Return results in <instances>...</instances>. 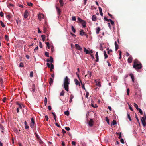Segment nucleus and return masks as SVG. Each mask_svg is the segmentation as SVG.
<instances>
[{
    "mask_svg": "<svg viewBox=\"0 0 146 146\" xmlns=\"http://www.w3.org/2000/svg\"><path fill=\"white\" fill-rule=\"evenodd\" d=\"M133 67L137 70L140 69L142 68L141 64L137 60L135 59L134 62Z\"/></svg>",
    "mask_w": 146,
    "mask_h": 146,
    "instance_id": "2",
    "label": "nucleus"
},
{
    "mask_svg": "<svg viewBox=\"0 0 146 146\" xmlns=\"http://www.w3.org/2000/svg\"><path fill=\"white\" fill-rule=\"evenodd\" d=\"M28 16V12L27 10H25L24 13V17L25 18H27Z\"/></svg>",
    "mask_w": 146,
    "mask_h": 146,
    "instance_id": "9",
    "label": "nucleus"
},
{
    "mask_svg": "<svg viewBox=\"0 0 146 146\" xmlns=\"http://www.w3.org/2000/svg\"><path fill=\"white\" fill-rule=\"evenodd\" d=\"M127 117L129 119L130 121H131V117L129 114L128 113H127Z\"/></svg>",
    "mask_w": 146,
    "mask_h": 146,
    "instance_id": "40",
    "label": "nucleus"
},
{
    "mask_svg": "<svg viewBox=\"0 0 146 146\" xmlns=\"http://www.w3.org/2000/svg\"><path fill=\"white\" fill-rule=\"evenodd\" d=\"M5 39L6 40H7V41L8 40L9 38H8V36L7 35H5Z\"/></svg>",
    "mask_w": 146,
    "mask_h": 146,
    "instance_id": "47",
    "label": "nucleus"
},
{
    "mask_svg": "<svg viewBox=\"0 0 146 146\" xmlns=\"http://www.w3.org/2000/svg\"><path fill=\"white\" fill-rule=\"evenodd\" d=\"M117 124L116 121L115 120H113L112 121V124L113 125H114Z\"/></svg>",
    "mask_w": 146,
    "mask_h": 146,
    "instance_id": "43",
    "label": "nucleus"
},
{
    "mask_svg": "<svg viewBox=\"0 0 146 146\" xmlns=\"http://www.w3.org/2000/svg\"><path fill=\"white\" fill-rule=\"evenodd\" d=\"M129 76H130L133 82H134L135 78L133 74L132 73H131L130 74Z\"/></svg>",
    "mask_w": 146,
    "mask_h": 146,
    "instance_id": "16",
    "label": "nucleus"
},
{
    "mask_svg": "<svg viewBox=\"0 0 146 146\" xmlns=\"http://www.w3.org/2000/svg\"><path fill=\"white\" fill-rule=\"evenodd\" d=\"M45 118L47 121H48V118L47 115H46L45 116Z\"/></svg>",
    "mask_w": 146,
    "mask_h": 146,
    "instance_id": "61",
    "label": "nucleus"
},
{
    "mask_svg": "<svg viewBox=\"0 0 146 146\" xmlns=\"http://www.w3.org/2000/svg\"><path fill=\"white\" fill-rule=\"evenodd\" d=\"M27 4L29 6H32L33 5V4L31 2H27Z\"/></svg>",
    "mask_w": 146,
    "mask_h": 146,
    "instance_id": "41",
    "label": "nucleus"
},
{
    "mask_svg": "<svg viewBox=\"0 0 146 146\" xmlns=\"http://www.w3.org/2000/svg\"><path fill=\"white\" fill-rule=\"evenodd\" d=\"M72 30V31L74 33H75L76 32V30L73 26H71Z\"/></svg>",
    "mask_w": 146,
    "mask_h": 146,
    "instance_id": "32",
    "label": "nucleus"
},
{
    "mask_svg": "<svg viewBox=\"0 0 146 146\" xmlns=\"http://www.w3.org/2000/svg\"><path fill=\"white\" fill-rule=\"evenodd\" d=\"M100 27H98L96 28V32L97 34L99 33L100 31Z\"/></svg>",
    "mask_w": 146,
    "mask_h": 146,
    "instance_id": "24",
    "label": "nucleus"
},
{
    "mask_svg": "<svg viewBox=\"0 0 146 146\" xmlns=\"http://www.w3.org/2000/svg\"><path fill=\"white\" fill-rule=\"evenodd\" d=\"M7 19H9L11 18V15H8L7 16Z\"/></svg>",
    "mask_w": 146,
    "mask_h": 146,
    "instance_id": "59",
    "label": "nucleus"
},
{
    "mask_svg": "<svg viewBox=\"0 0 146 146\" xmlns=\"http://www.w3.org/2000/svg\"><path fill=\"white\" fill-rule=\"evenodd\" d=\"M72 145L74 146L76 145V142L74 141H72Z\"/></svg>",
    "mask_w": 146,
    "mask_h": 146,
    "instance_id": "60",
    "label": "nucleus"
},
{
    "mask_svg": "<svg viewBox=\"0 0 146 146\" xmlns=\"http://www.w3.org/2000/svg\"><path fill=\"white\" fill-rule=\"evenodd\" d=\"M84 52L86 54H88L90 53L89 51L88 50H87L86 48H84Z\"/></svg>",
    "mask_w": 146,
    "mask_h": 146,
    "instance_id": "21",
    "label": "nucleus"
},
{
    "mask_svg": "<svg viewBox=\"0 0 146 146\" xmlns=\"http://www.w3.org/2000/svg\"><path fill=\"white\" fill-rule=\"evenodd\" d=\"M74 81L75 84L76 85H78L79 86H80V83L76 79H74Z\"/></svg>",
    "mask_w": 146,
    "mask_h": 146,
    "instance_id": "10",
    "label": "nucleus"
},
{
    "mask_svg": "<svg viewBox=\"0 0 146 146\" xmlns=\"http://www.w3.org/2000/svg\"><path fill=\"white\" fill-rule=\"evenodd\" d=\"M56 9L57 11V14L58 15H59L61 14V11L59 7L56 6Z\"/></svg>",
    "mask_w": 146,
    "mask_h": 146,
    "instance_id": "11",
    "label": "nucleus"
},
{
    "mask_svg": "<svg viewBox=\"0 0 146 146\" xmlns=\"http://www.w3.org/2000/svg\"><path fill=\"white\" fill-rule=\"evenodd\" d=\"M120 141L122 143H124V140L122 138H121V140H120Z\"/></svg>",
    "mask_w": 146,
    "mask_h": 146,
    "instance_id": "54",
    "label": "nucleus"
},
{
    "mask_svg": "<svg viewBox=\"0 0 146 146\" xmlns=\"http://www.w3.org/2000/svg\"><path fill=\"white\" fill-rule=\"evenodd\" d=\"M95 81L96 85L98 86L99 87L101 86V82L99 80H95Z\"/></svg>",
    "mask_w": 146,
    "mask_h": 146,
    "instance_id": "7",
    "label": "nucleus"
},
{
    "mask_svg": "<svg viewBox=\"0 0 146 146\" xmlns=\"http://www.w3.org/2000/svg\"><path fill=\"white\" fill-rule=\"evenodd\" d=\"M115 50L117 51L118 49V45L117 44V42L115 41Z\"/></svg>",
    "mask_w": 146,
    "mask_h": 146,
    "instance_id": "19",
    "label": "nucleus"
},
{
    "mask_svg": "<svg viewBox=\"0 0 146 146\" xmlns=\"http://www.w3.org/2000/svg\"><path fill=\"white\" fill-rule=\"evenodd\" d=\"M81 84H82V88L85 89L84 84H83L82 83H81Z\"/></svg>",
    "mask_w": 146,
    "mask_h": 146,
    "instance_id": "58",
    "label": "nucleus"
},
{
    "mask_svg": "<svg viewBox=\"0 0 146 146\" xmlns=\"http://www.w3.org/2000/svg\"><path fill=\"white\" fill-rule=\"evenodd\" d=\"M80 35H85L87 37L86 34L83 30H81L80 31Z\"/></svg>",
    "mask_w": 146,
    "mask_h": 146,
    "instance_id": "12",
    "label": "nucleus"
},
{
    "mask_svg": "<svg viewBox=\"0 0 146 146\" xmlns=\"http://www.w3.org/2000/svg\"><path fill=\"white\" fill-rule=\"evenodd\" d=\"M33 72L32 71L31 72H30V76H29L30 77H32L33 76Z\"/></svg>",
    "mask_w": 146,
    "mask_h": 146,
    "instance_id": "39",
    "label": "nucleus"
},
{
    "mask_svg": "<svg viewBox=\"0 0 146 146\" xmlns=\"http://www.w3.org/2000/svg\"><path fill=\"white\" fill-rule=\"evenodd\" d=\"M53 82V80L52 78H50L49 80V84L50 85H51L52 84Z\"/></svg>",
    "mask_w": 146,
    "mask_h": 146,
    "instance_id": "23",
    "label": "nucleus"
},
{
    "mask_svg": "<svg viewBox=\"0 0 146 146\" xmlns=\"http://www.w3.org/2000/svg\"><path fill=\"white\" fill-rule=\"evenodd\" d=\"M112 52V50L111 49H110L108 51V54H110V53Z\"/></svg>",
    "mask_w": 146,
    "mask_h": 146,
    "instance_id": "56",
    "label": "nucleus"
},
{
    "mask_svg": "<svg viewBox=\"0 0 146 146\" xmlns=\"http://www.w3.org/2000/svg\"><path fill=\"white\" fill-rule=\"evenodd\" d=\"M96 58V62H98L99 61V58H98V53L97 52H96V55H95Z\"/></svg>",
    "mask_w": 146,
    "mask_h": 146,
    "instance_id": "15",
    "label": "nucleus"
},
{
    "mask_svg": "<svg viewBox=\"0 0 146 146\" xmlns=\"http://www.w3.org/2000/svg\"><path fill=\"white\" fill-rule=\"evenodd\" d=\"M59 2L60 3L61 6H63L64 5V3L63 1L62 0H59Z\"/></svg>",
    "mask_w": 146,
    "mask_h": 146,
    "instance_id": "28",
    "label": "nucleus"
},
{
    "mask_svg": "<svg viewBox=\"0 0 146 146\" xmlns=\"http://www.w3.org/2000/svg\"><path fill=\"white\" fill-rule=\"evenodd\" d=\"M75 46L76 49L79 50L81 51L82 49L81 47L78 44H75Z\"/></svg>",
    "mask_w": 146,
    "mask_h": 146,
    "instance_id": "8",
    "label": "nucleus"
},
{
    "mask_svg": "<svg viewBox=\"0 0 146 146\" xmlns=\"http://www.w3.org/2000/svg\"><path fill=\"white\" fill-rule=\"evenodd\" d=\"M135 118H136V119H137V122H138L139 125H140V123L139 121V120L138 118V117L136 115H135Z\"/></svg>",
    "mask_w": 146,
    "mask_h": 146,
    "instance_id": "31",
    "label": "nucleus"
},
{
    "mask_svg": "<svg viewBox=\"0 0 146 146\" xmlns=\"http://www.w3.org/2000/svg\"><path fill=\"white\" fill-rule=\"evenodd\" d=\"M62 146H65V144L64 142L63 141H62Z\"/></svg>",
    "mask_w": 146,
    "mask_h": 146,
    "instance_id": "63",
    "label": "nucleus"
},
{
    "mask_svg": "<svg viewBox=\"0 0 146 146\" xmlns=\"http://www.w3.org/2000/svg\"><path fill=\"white\" fill-rule=\"evenodd\" d=\"M141 120L142 124L143 127H145L146 126V116L145 115V117H143L141 118Z\"/></svg>",
    "mask_w": 146,
    "mask_h": 146,
    "instance_id": "3",
    "label": "nucleus"
},
{
    "mask_svg": "<svg viewBox=\"0 0 146 146\" xmlns=\"http://www.w3.org/2000/svg\"><path fill=\"white\" fill-rule=\"evenodd\" d=\"M46 62H51L53 63V59L52 57L51 56L50 58V59H48Z\"/></svg>",
    "mask_w": 146,
    "mask_h": 146,
    "instance_id": "13",
    "label": "nucleus"
},
{
    "mask_svg": "<svg viewBox=\"0 0 146 146\" xmlns=\"http://www.w3.org/2000/svg\"><path fill=\"white\" fill-rule=\"evenodd\" d=\"M104 55L105 57V59L107 58L108 57V56L106 54V52L105 51L104 52Z\"/></svg>",
    "mask_w": 146,
    "mask_h": 146,
    "instance_id": "30",
    "label": "nucleus"
},
{
    "mask_svg": "<svg viewBox=\"0 0 146 146\" xmlns=\"http://www.w3.org/2000/svg\"><path fill=\"white\" fill-rule=\"evenodd\" d=\"M4 15V14L2 11H1L0 13V16L1 17H2Z\"/></svg>",
    "mask_w": 146,
    "mask_h": 146,
    "instance_id": "48",
    "label": "nucleus"
},
{
    "mask_svg": "<svg viewBox=\"0 0 146 146\" xmlns=\"http://www.w3.org/2000/svg\"><path fill=\"white\" fill-rule=\"evenodd\" d=\"M78 19L80 22H81L82 23V27H86V25L85 21H84L82 20L81 19H80V18H78Z\"/></svg>",
    "mask_w": 146,
    "mask_h": 146,
    "instance_id": "5",
    "label": "nucleus"
},
{
    "mask_svg": "<svg viewBox=\"0 0 146 146\" xmlns=\"http://www.w3.org/2000/svg\"><path fill=\"white\" fill-rule=\"evenodd\" d=\"M127 95H129V88H128L127 89Z\"/></svg>",
    "mask_w": 146,
    "mask_h": 146,
    "instance_id": "55",
    "label": "nucleus"
},
{
    "mask_svg": "<svg viewBox=\"0 0 146 146\" xmlns=\"http://www.w3.org/2000/svg\"><path fill=\"white\" fill-rule=\"evenodd\" d=\"M38 19L40 20H41L42 19H43L44 18V15L41 13H39L38 15Z\"/></svg>",
    "mask_w": 146,
    "mask_h": 146,
    "instance_id": "6",
    "label": "nucleus"
},
{
    "mask_svg": "<svg viewBox=\"0 0 146 146\" xmlns=\"http://www.w3.org/2000/svg\"><path fill=\"white\" fill-rule=\"evenodd\" d=\"M134 106L135 108H136L137 110H139L138 106L137 104L135 103L134 104Z\"/></svg>",
    "mask_w": 146,
    "mask_h": 146,
    "instance_id": "27",
    "label": "nucleus"
},
{
    "mask_svg": "<svg viewBox=\"0 0 146 146\" xmlns=\"http://www.w3.org/2000/svg\"><path fill=\"white\" fill-rule=\"evenodd\" d=\"M35 86L34 84H33L32 85V89L30 90L31 91L34 92L35 91Z\"/></svg>",
    "mask_w": 146,
    "mask_h": 146,
    "instance_id": "20",
    "label": "nucleus"
},
{
    "mask_svg": "<svg viewBox=\"0 0 146 146\" xmlns=\"http://www.w3.org/2000/svg\"><path fill=\"white\" fill-rule=\"evenodd\" d=\"M110 21V23L112 25H114V22L112 20L109 19Z\"/></svg>",
    "mask_w": 146,
    "mask_h": 146,
    "instance_id": "42",
    "label": "nucleus"
},
{
    "mask_svg": "<svg viewBox=\"0 0 146 146\" xmlns=\"http://www.w3.org/2000/svg\"><path fill=\"white\" fill-rule=\"evenodd\" d=\"M92 19L93 21H96L97 20V17L95 15H93L92 17Z\"/></svg>",
    "mask_w": 146,
    "mask_h": 146,
    "instance_id": "14",
    "label": "nucleus"
},
{
    "mask_svg": "<svg viewBox=\"0 0 146 146\" xmlns=\"http://www.w3.org/2000/svg\"><path fill=\"white\" fill-rule=\"evenodd\" d=\"M65 129L67 131H69L70 130V128L69 127H65Z\"/></svg>",
    "mask_w": 146,
    "mask_h": 146,
    "instance_id": "49",
    "label": "nucleus"
},
{
    "mask_svg": "<svg viewBox=\"0 0 146 146\" xmlns=\"http://www.w3.org/2000/svg\"><path fill=\"white\" fill-rule=\"evenodd\" d=\"M41 37L43 41H44L45 40V35H41Z\"/></svg>",
    "mask_w": 146,
    "mask_h": 146,
    "instance_id": "35",
    "label": "nucleus"
},
{
    "mask_svg": "<svg viewBox=\"0 0 146 146\" xmlns=\"http://www.w3.org/2000/svg\"><path fill=\"white\" fill-rule=\"evenodd\" d=\"M64 90H63L60 94V96H64Z\"/></svg>",
    "mask_w": 146,
    "mask_h": 146,
    "instance_id": "36",
    "label": "nucleus"
},
{
    "mask_svg": "<svg viewBox=\"0 0 146 146\" xmlns=\"http://www.w3.org/2000/svg\"><path fill=\"white\" fill-rule=\"evenodd\" d=\"M105 119H106V120L107 121V123L109 124H110V121H109V120L108 118L107 117H106L105 118Z\"/></svg>",
    "mask_w": 146,
    "mask_h": 146,
    "instance_id": "33",
    "label": "nucleus"
},
{
    "mask_svg": "<svg viewBox=\"0 0 146 146\" xmlns=\"http://www.w3.org/2000/svg\"><path fill=\"white\" fill-rule=\"evenodd\" d=\"M91 106L94 108H95L98 107V106L96 104H94L92 103L91 104Z\"/></svg>",
    "mask_w": 146,
    "mask_h": 146,
    "instance_id": "26",
    "label": "nucleus"
},
{
    "mask_svg": "<svg viewBox=\"0 0 146 146\" xmlns=\"http://www.w3.org/2000/svg\"><path fill=\"white\" fill-rule=\"evenodd\" d=\"M19 66L21 67H23L24 66V65L23 63L22 62L20 63L19 65Z\"/></svg>",
    "mask_w": 146,
    "mask_h": 146,
    "instance_id": "44",
    "label": "nucleus"
},
{
    "mask_svg": "<svg viewBox=\"0 0 146 146\" xmlns=\"http://www.w3.org/2000/svg\"><path fill=\"white\" fill-rule=\"evenodd\" d=\"M0 23L2 27H5V25L1 21H0Z\"/></svg>",
    "mask_w": 146,
    "mask_h": 146,
    "instance_id": "37",
    "label": "nucleus"
},
{
    "mask_svg": "<svg viewBox=\"0 0 146 146\" xmlns=\"http://www.w3.org/2000/svg\"><path fill=\"white\" fill-rule=\"evenodd\" d=\"M25 129H27L29 128V126L27 124L26 125H25Z\"/></svg>",
    "mask_w": 146,
    "mask_h": 146,
    "instance_id": "57",
    "label": "nucleus"
},
{
    "mask_svg": "<svg viewBox=\"0 0 146 146\" xmlns=\"http://www.w3.org/2000/svg\"><path fill=\"white\" fill-rule=\"evenodd\" d=\"M39 45L40 47L41 48H42V44L41 42H40L39 43Z\"/></svg>",
    "mask_w": 146,
    "mask_h": 146,
    "instance_id": "53",
    "label": "nucleus"
},
{
    "mask_svg": "<svg viewBox=\"0 0 146 146\" xmlns=\"http://www.w3.org/2000/svg\"><path fill=\"white\" fill-rule=\"evenodd\" d=\"M6 99V98H5V97L3 98V100H2L4 102H5Z\"/></svg>",
    "mask_w": 146,
    "mask_h": 146,
    "instance_id": "64",
    "label": "nucleus"
},
{
    "mask_svg": "<svg viewBox=\"0 0 146 146\" xmlns=\"http://www.w3.org/2000/svg\"><path fill=\"white\" fill-rule=\"evenodd\" d=\"M89 125L90 126H92L93 125V121L92 120H90L89 122Z\"/></svg>",
    "mask_w": 146,
    "mask_h": 146,
    "instance_id": "25",
    "label": "nucleus"
},
{
    "mask_svg": "<svg viewBox=\"0 0 146 146\" xmlns=\"http://www.w3.org/2000/svg\"><path fill=\"white\" fill-rule=\"evenodd\" d=\"M108 15L112 19H114V17L113 16L110 14L109 13H108Z\"/></svg>",
    "mask_w": 146,
    "mask_h": 146,
    "instance_id": "45",
    "label": "nucleus"
},
{
    "mask_svg": "<svg viewBox=\"0 0 146 146\" xmlns=\"http://www.w3.org/2000/svg\"><path fill=\"white\" fill-rule=\"evenodd\" d=\"M31 122L30 123V126L32 128H33L35 125V123L34 121L33 118H32L31 119Z\"/></svg>",
    "mask_w": 146,
    "mask_h": 146,
    "instance_id": "4",
    "label": "nucleus"
},
{
    "mask_svg": "<svg viewBox=\"0 0 146 146\" xmlns=\"http://www.w3.org/2000/svg\"><path fill=\"white\" fill-rule=\"evenodd\" d=\"M89 93L88 92H86V97L87 98L89 96Z\"/></svg>",
    "mask_w": 146,
    "mask_h": 146,
    "instance_id": "50",
    "label": "nucleus"
},
{
    "mask_svg": "<svg viewBox=\"0 0 146 146\" xmlns=\"http://www.w3.org/2000/svg\"><path fill=\"white\" fill-rule=\"evenodd\" d=\"M0 128H1L2 130H3L4 129V128L3 126L1 125H0Z\"/></svg>",
    "mask_w": 146,
    "mask_h": 146,
    "instance_id": "62",
    "label": "nucleus"
},
{
    "mask_svg": "<svg viewBox=\"0 0 146 146\" xmlns=\"http://www.w3.org/2000/svg\"><path fill=\"white\" fill-rule=\"evenodd\" d=\"M70 82V79L67 77H66L64 80V87L66 91H69V85Z\"/></svg>",
    "mask_w": 146,
    "mask_h": 146,
    "instance_id": "1",
    "label": "nucleus"
},
{
    "mask_svg": "<svg viewBox=\"0 0 146 146\" xmlns=\"http://www.w3.org/2000/svg\"><path fill=\"white\" fill-rule=\"evenodd\" d=\"M47 99L46 97H45L44 98V102L45 105L46 106L47 103Z\"/></svg>",
    "mask_w": 146,
    "mask_h": 146,
    "instance_id": "34",
    "label": "nucleus"
},
{
    "mask_svg": "<svg viewBox=\"0 0 146 146\" xmlns=\"http://www.w3.org/2000/svg\"><path fill=\"white\" fill-rule=\"evenodd\" d=\"M72 20L73 21H75L76 20V19L75 17L73 16L72 17Z\"/></svg>",
    "mask_w": 146,
    "mask_h": 146,
    "instance_id": "52",
    "label": "nucleus"
},
{
    "mask_svg": "<svg viewBox=\"0 0 146 146\" xmlns=\"http://www.w3.org/2000/svg\"><path fill=\"white\" fill-rule=\"evenodd\" d=\"M104 20L105 21H108V22H109V21H110V20H109V19H108L107 18V17H106L104 16Z\"/></svg>",
    "mask_w": 146,
    "mask_h": 146,
    "instance_id": "38",
    "label": "nucleus"
},
{
    "mask_svg": "<svg viewBox=\"0 0 146 146\" xmlns=\"http://www.w3.org/2000/svg\"><path fill=\"white\" fill-rule=\"evenodd\" d=\"M45 55L47 57H49V53L46 52H45Z\"/></svg>",
    "mask_w": 146,
    "mask_h": 146,
    "instance_id": "46",
    "label": "nucleus"
},
{
    "mask_svg": "<svg viewBox=\"0 0 146 146\" xmlns=\"http://www.w3.org/2000/svg\"><path fill=\"white\" fill-rule=\"evenodd\" d=\"M139 112L141 114H142L143 113L141 109H139Z\"/></svg>",
    "mask_w": 146,
    "mask_h": 146,
    "instance_id": "51",
    "label": "nucleus"
},
{
    "mask_svg": "<svg viewBox=\"0 0 146 146\" xmlns=\"http://www.w3.org/2000/svg\"><path fill=\"white\" fill-rule=\"evenodd\" d=\"M64 114L68 116L69 115V113L68 111H67L64 112Z\"/></svg>",
    "mask_w": 146,
    "mask_h": 146,
    "instance_id": "29",
    "label": "nucleus"
},
{
    "mask_svg": "<svg viewBox=\"0 0 146 146\" xmlns=\"http://www.w3.org/2000/svg\"><path fill=\"white\" fill-rule=\"evenodd\" d=\"M132 59L133 58L132 57L130 56L129 57L127 60L128 62L129 63H131L132 62Z\"/></svg>",
    "mask_w": 146,
    "mask_h": 146,
    "instance_id": "17",
    "label": "nucleus"
},
{
    "mask_svg": "<svg viewBox=\"0 0 146 146\" xmlns=\"http://www.w3.org/2000/svg\"><path fill=\"white\" fill-rule=\"evenodd\" d=\"M50 71L52 72L53 70V69H54V66L51 63L50 64Z\"/></svg>",
    "mask_w": 146,
    "mask_h": 146,
    "instance_id": "22",
    "label": "nucleus"
},
{
    "mask_svg": "<svg viewBox=\"0 0 146 146\" xmlns=\"http://www.w3.org/2000/svg\"><path fill=\"white\" fill-rule=\"evenodd\" d=\"M74 97V96L72 94H71L70 97V100L69 102L70 103H71L72 101V99Z\"/></svg>",
    "mask_w": 146,
    "mask_h": 146,
    "instance_id": "18",
    "label": "nucleus"
}]
</instances>
